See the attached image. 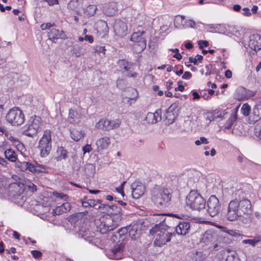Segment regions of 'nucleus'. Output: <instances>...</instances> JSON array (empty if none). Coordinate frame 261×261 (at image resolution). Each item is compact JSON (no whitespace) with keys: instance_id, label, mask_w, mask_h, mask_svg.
<instances>
[{"instance_id":"f257e3e1","label":"nucleus","mask_w":261,"mask_h":261,"mask_svg":"<svg viewBox=\"0 0 261 261\" xmlns=\"http://www.w3.org/2000/svg\"><path fill=\"white\" fill-rule=\"evenodd\" d=\"M252 205L247 198L231 200L228 204L227 218L228 220L233 221L238 219L239 216L244 214H251Z\"/></svg>"},{"instance_id":"f03ea898","label":"nucleus","mask_w":261,"mask_h":261,"mask_svg":"<svg viewBox=\"0 0 261 261\" xmlns=\"http://www.w3.org/2000/svg\"><path fill=\"white\" fill-rule=\"evenodd\" d=\"M171 191L163 189L154 191L151 197L152 201L160 208L166 207L170 204L171 199Z\"/></svg>"},{"instance_id":"7ed1b4c3","label":"nucleus","mask_w":261,"mask_h":261,"mask_svg":"<svg viewBox=\"0 0 261 261\" xmlns=\"http://www.w3.org/2000/svg\"><path fill=\"white\" fill-rule=\"evenodd\" d=\"M205 200L195 191H191L186 198V204L193 210L200 211L205 208Z\"/></svg>"},{"instance_id":"20e7f679","label":"nucleus","mask_w":261,"mask_h":261,"mask_svg":"<svg viewBox=\"0 0 261 261\" xmlns=\"http://www.w3.org/2000/svg\"><path fill=\"white\" fill-rule=\"evenodd\" d=\"M49 129H46L43 132V136L39 142L38 148L40 150V155L46 157L51 149V135Z\"/></svg>"},{"instance_id":"39448f33","label":"nucleus","mask_w":261,"mask_h":261,"mask_svg":"<svg viewBox=\"0 0 261 261\" xmlns=\"http://www.w3.org/2000/svg\"><path fill=\"white\" fill-rule=\"evenodd\" d=\"M94 224L96 227V231L102 234L113 230L117 227V225L114 223L113 219L110 217H101L95 220Z\"/></svg>"},{"instance_id":"423d86ee","label":"nucleus","mask_w":261,"mask_h":261,"mask_svg":"<svg viewBox=\"0 0 261 261\" xmlns=\"http://www.w3.org/2000/svg\"><path fill=\"white\" fill-rule=\"evenodd\" d=\"M42 119L40 117L35 116L31 123L28 125L27 129L22 132V134L33 137L36 135L41 129Z\"/></svg>"},{"instance_id":"0eeeda50","label":"nucleus","mask_w":261,"mask_h":261,"mask_svg":"<svg viewBox=\"0 0 261 261\" xmlns=\"http://www.w3.org/2000/svg\"><path fill=\"white\" fill-rule=\"evenodd\" d=\"M221 209L219 199L215 196L212 195L207 202V212L212 217L217 216Z\"/></svg>"},{"instance_id":"6e6552de","label":"nucleus","mask_w":261,"mask_h":261,"mask_svg":"<svg viewBox=\"0 0 261 261\" xmlns=\"http://www.w3.org/2000/svg\"><path fill=\"white\" fill-rule=\"evenodd\" d=\"M27 190L34 192L37 191L36 186L29 180L17 181V196L22 195L23 198L25 195Z\"/></svg>"},{"instance_id":"1a4fd4ad","label":"nucleus","mask_w":261,"mask_h":261,"mask_svg":"<svg viewBox=\"0 0 261 261\" xmlns=\"http://www.w3.org/2000/svg\"><path fill=\"white\" fill-rule=\"evenodd\" d=\"M173 236H175V234L174 232L170 233L167 231H159L157 233L156 237L154 241V244L159 246H161L170 241L171 238Z\"/></svg>"},{"instance_id":"9d476101","label":"nucleus","mask_w":261,"mask_h":261,"mask_svg":"<svg viewBox=\"0 0 261 261\" xmlns=\"http://www.w3.org/2000/svg\"><path fill=\"white\" fill-rule=\"evenodd\" d=\"M113 28L115 34L120 37H123L127 33V26L126 23L120 19L115 20Z\"/></svg>"},{"instance_id":"9b49d317","label":"nucleus","mask_w":261,"mask_h":261,"mask_svg":"<svg viewBox=\"0 0 261 261\" xmlns=\"http://www.w3.org/2000/svg\"><path fill=\"white\" fill-rule=\"evenodd\" d=\"M218 235L211 229L206 230L201 236V242L205 245L214 244L217 241Z\"/></svg>"},{"instance_id":"f8f14e48","label":"nucleus","mask_w":261,"mask_h":261,"mask_svg":"<svg viewBox=\"0 0 261 261\" xmlns=\"http://www.w3.org/2000/svg\"><path fill=\"white\" fill-rule=\"evenodd\" d=\"M132 195L134 199H138L145 191V187L142 183L135 182L131 185Z\"/></svg>"},{"instance_id":"ddd939ff","label":"nucleus","mask_w":261,"mask_h":261,"mask_svg":"<svg viewBox=\"0 0 261 261\" xmlns=\"http://www.w3.org/2000/svg\"><path fill=\"white\" fill-rule=\"evenodd\" d=\"M249 47L255 51L261 49V36L259 34H253L250 36L248 43Z\"/></svg>"},{"instance_id":"4468645a","label":"nucleus","mask_w":261,"mask_h":261,"mask_svg":"<svg viewBox=\"0 0 261 261\" xmlns=\"http://www.w3.org/2000/svg\"><path fill=\"white\" fill-rule=\"evenodd\" d=\"M190 229V223L187 221L179 222L175 227V231L177 234L185 236L189 233Z\"/></svg>"},{"instance_id":"2eb2a0df","label":"nucleus","mask_w":261,"mask_h":261,"mask_svg":"<svg viewBox=\"0 0 261 261\" xmlns=\"http://www.w3.org/2000/svg\"><path fill=\"white\" fill-rule=\"evenodd\" d=\"M117 11L116 3L111 2L107 4L103 8V12L105 14L109 16H114Z\"/></svg>"},{"instance_id":"dca6fc26","label":"nucleus","mask_w":261,"mask_h":261,"mask_svg":"<svg viewBox=\"0 0 261 261\" xmlns=\"http://www.w3.org/2000/svg\"><path fill=\"white\" fill-rule=\"evenodd\" d=\"M30 172L34 174L47 173H48V168L47 166L39 164L36 162L35 164H32Z\"/></svg>"},{"instance_id":"f3484780","label":"nucleus","mask_w":261,"mask_h":261,"mask_svg":"<svg viewBox=\"0 0 261 261\" xmlns=\"http://www.w3.org/2000/svg\"><path fill=\"white\" fill-rule=\"evenodd\" d=\"M111 143L109 137H105L99 139L96 141V145L98 150L107 149Z\"/></svg>"},{"instance_id":"a211bd4d","label":"nucleus","mask_w":261,"mask_h":261,"mask_svg":"<svg viewBox=\"0 0 261 261\" xmlns=\"http://www.w3.org/2000/svg\"><path fill=\"white\" fill-rule=\"evenodd\" d=\"M252 117L254 122H256L261 119V100L253 108Z\"/></svg>"},{"instance_id":"6ab92c4d","label":"nucleus","mask_w":261,"mask_h":261,"mask_svg":"<svg viewBox=\"0 0 261 261\" xmlns=\"http://www.w3.org/2000/svg\"><path fill=\"white\" fill-rule=\"evenodd\" d=\"M16 183L13 182L11 183L8 187L7 190V197L15 202V195L16 194Z\"/></svg>"},{"instance_id":"aec40b11","label":"nucleus","mask_w":261,"mask_h":261,"mask_svg":"<svg viewBox=\"0 0 261 261\" xmlns=\"http://www.w3.org/2000/svg\"><path fill=\"white\" fill-rule=\"evenodd\" d=\"M80 116L76 111L70 109L68 120L70 123L75 124L80 121Z\"/></svg>"},{"instance_id":"412c9836","label":"nucleus","mask_w":261,"mask_h":261,"mask_svg":"<svg viewBox=\"0 0 261 261\" xmlns=\"http://www.w3.org/2000/svg\"><path fill=\"white\" fill-rule=\"evenodd\" d=\"M128 227H123L119 229L117 231L114 232L113 234L111 239L114 242H116L117 241L118 236H121L122 239H125L126 237V234L128 232Z\"/></svg>"},{"instance_id":"4be33fe9","label":"nucleus","mask_w":261,"mask_h":261,"mask_svg":"<svg viewBox=\"0 0 261 261\" xmlns=\"http://www.w3.org/2000/svg\"><path fill=\"white\" fill-rule=\"evenodd\" d=\"M62 33L61 32L55 28L51 29L47 33L48 39L54 42H56L57 40L61 37Z\"/></svg>"},{"instance_id":"5701e85b","label":"nucleus","mask_w":261,"mask_h":261,"mask_svg":"<svg viewBox=\"0 0 261 261\" xmlns=\"http://www.w3.org/2000/svg\"><path fill=\"white\" fill-rule=\"evenodd\" d=\"M146 40H142L134 42L133 47L135 51L137 53L142 52L146 48Z\"/></svg>"},{"instance_id":"b1692460","label":"nucleus","mask_w":261,"mask_h":261,"mask_svg":"<svg viewBox=\"0 0 261 261\" xmlns=\"http://www.w3.org/2000/svg\"><path fill=\"white\" fill-rule=\"evenodd\" d=\"M123 249V245L120 243L119 245H117L114 246V247L112 249V252L113 253L114 257L116 259L121 258V256L122 255V253Z\"/></svg>"},{"instance_id":"393cba45","label":"nucleus","mask_w":261,"mask_h":261,"mask_svg":"<svg viewBox=\"0 0 261 261\" xmlns=\"http://www.w3.org/2000/svg\"><path fill=\"white\" fill-rule=\"evenodd\" d=\"M58 156L56 157L57 161L65 160L67 158V151L62 146L58 147L57 150Z\"/></svg>"},{"instance_id":"a878e982","label":"nucleus","mask_w":261,"mask_h":261,"mask_svg":"<svg viewBox=\"0 0 261 261\" xmlns=\"http://www.w3.org/2000/svg\"><path fill=\"white\" fill-rule=\"evenodd\" d=\"M16 117V110L13 108L9 111L7 116L6 119L7 121L12 125H14L16 123L15 118Z\"/></svg>"},{"instance_id":"bb28decb","label":"nucleus","mask_w":261,"mask_h":261,"mask_svg":"<svg viewBox=\"0 0 261 261\" xmlns=\"http://www.w3.org/2000/svg\"><path fill=\"white\" fill-rule=\"evenodd\" d=\"M31 165L32 163L28 162L20 161L17 158V168L22 171L28 170L30 172Z\"/></svg>"},{"instance_id":"cd10ccee","label":"nucleus","mask_w":261,"mask_h":261,"mask_svg":"<svg viewBox=\"0 0 261 261\" xmlns=\"http://www.w3.org/2000/svg\"><path fill=\"white\" fill-rule=\"evenodd\" d=\"M82 2L83 0H71L68 4V8L73 11H76L82 6Z\"/></svg>"},{"instance_id":"c85d7f7f","label":"nucleus","mask_w":261,"mask_h":261,"mask_svg":"<svg viewBox=\"0 0 261 261\" xmlns=\"http://www.w3.org/2000/svg\"><path fill=\"white\" fill-rule=\"evenodd\" d=\"M84 170L86 176H91L95 172V167L93 164L87 163L85 165Z\"/></svg>"},{"instance_id":"c756f323","label":"nucleus","mask_w":261,"mask_h":261,"mask_svg":"<svg viewBox=\"0 0 261 261\" xmlns=\"http://www.w3.org/2000/svg\"><path fill=\"white\" fill-rule=\"evenodd\" d=\"M87 213V211H85L83 213L74 214L69 217V221L72 224H75L76 222H77L79 220H81L83 216L86 215Z\"/></svg>"},{"instance_id":"7c9ffc66","label":"nucleus","mask_w":261,"mask_h":261,"mask_svg":"<svg viewBox=\"0 0 261 261\" xmlns=\"http://www.w3.org/2000/svg\"><path fill=\"white\" fill-rule=\"evenodd\" d=\"M261 242V236L257 235L252 239L244 240L242 243L245 244H249L254 247L258 243Z\"/></svg>"},{"instance_id":"2f4dec72","label":"nucleus","mask_w":261,"mask_h":261,"mask_svg":"<svg viewBox=\"0 0 261 261\" xmlns=\"http://www.w3.org/2000/svg\"><path fill=\"white\" fill-rule=\"evenodd\" d=\"M128 233L132 239H136V235L139 233L140 230L138 229V225L134 224L128 227Z\"/></svg>"},{"instance_id":"473e14b6","label":"nucleus","mask_w":261,"mask_h":261,"mask_svg":"<svg viewBox=\"0 0 261 261\" xmlns=\"http://www.w3.org/2000/svg\"><path fill=\"white\" fill-rule=\"evenodd\" d=\"M96 29L98 32L106 33L108 31V27L107 22L103 20H100L96 23Z\"/></svg>"},{"instance_id":"72a5a7b5","label":"nucleus","mask_w":261,"mask_h":261,"mask_svg":"<svg viewBox=\"0 0 261 261\" xmlns=\"http://www.w3.org/2000/svg\"><path fill=\"white\" fill-rule=\"evenodd\" d=\"M145 33V32L144 31H138L134 32L131 36L130 40L135 42L142 40H145V38L142 37Z\"/></svg>"},{"instance_id":"f704fd0d","label":"nucleus","mask_w":261,"mask_h":261,"mask_svg":"<svg viewBox=\"0 0 261 261\" xmlns=\"http://www.w3.org/2000/svg\"><path fill=\"white\" fill-rule=\"evenodd\" d=\"M97 9V8L96 5H89L84 10V14L88 17L92 16L95 14Z\"/></svg>"},{"instance_id":"c9c22d12","label":"nucleus","mask_w":261,"mask_h":261,"mask_svg":"<svg viewBox=\"0 0 261 261\" xmlns=\"http://www.w3.org/2000/svg\"><path fill=\"white\" fill-rule=\"evenodd\" d=\"M108 124V119H101L96 123L95 126L98 129L109 130Z\"/></svg>"},{"instance_id":"e433bc0d","label":"nucleus","mask_w":261,"mask_h":261,"mask_svg":"<svg viewBox=\"0 0 261 261\" xmlns=\"http://www.w3.org/2000/svg\"><path fill=\"white\" fill-rule=\"evenodd\" d=\"M71 138L75 141H79L84 137V133L82 130L73 129L70 131Z\"/></svg>"},{"instance_id":"4c0bfd02","label":"nucleus","mask_w":261,"mask_h":261,"mask_svg":"<svg viewBox=\"0 0 261 261\" xmlns=\"http://www.w3.org/2000/svg\"><path fill=\"white\" fill-rule=\"evenodd\" d=\"M6 158L10 161L15 162L16 161V154L14 150L8 149L5 151Z\"/></svg>"},{"instance_id":"58836bf2","label":"nucleus","mask_w":261,"mask_h":261,"mask_svg":"<svg viewBox=\"0 0 261 261\" xmlns=\"http://www.w3.org/2000/svg\"><path fill=\"white\" fill-rule=\"evenodd\" d=\"M165 124L170 125L174 122L175 119L174 114L172 111H167L165 114Z\"/></svg>"},{"instance_id":"ea45409f","label":"nucleus","mask_w":261,"mask_h":261,"mask_svg":"<svg viewBox=\"0 0 261 261\" xmlns=\"http://www.w3.org/2000/svg\"><path fill=\"white\" fill-rule=\"evenodd\" d=\"M237 112H234V113L231 115L229 119L226 121L224 125L225 128L227 129H229L230 128H231L233 122H235L237 120Z\"/></svg>"},{"instance_id":"a19ab883","label":"nucleus","mask_w":261,"mask_h":261,"mask_svg":"<svg viewBox=\"0 0 261 261\" xmlns=\"http://www.w3.org/2000/svg\"><path fill=\"white\" fill-rule=\"evenodd\" d=\"M186 17L183 15H177L175 17L174 23L176 28L182 29L184 28V23H183V21H184Z\"/></svg>"},{"instance_id":"79ce46f5","label":"nucleus","mask_w":261,"mask_h":261,"mask_svg":"<svg viewBox=\"0 0 261 261\" xmlns=\"http://www.w3.org/2000/svg\"><path fill=\"white\" fill-rule=\"evenodd\" d=\"M72 167L73 170L76 171H79L81 168L82 164L81 160L76 156H73L72 157Z\"/></svg>"},{"instance_id":"37998d69","label":"nucleus","mask_w":261,"mask_h":261,"mask_svg":"<svg viewBox=\"0 0 261 261\" xmlns=\"http://www.w3.org/2000/svg\"><path fill=\"white\" fill-rule=\"evenodd\" d=\"M226 251L229 253L226 256L225 261H239L237 254L234 251H230L229 249H226Z\"/></svg>"},{"instance_id":"c03bdc74","label":"nucleus","mask_w":261,"mask_h":261,"mask_svg":"<svg viewBox=\"0 0 261 261\" xmlns=\"http://www.w3.org/2000/svg\"><path fill=\"white\" fill-rule=\"evenodd\" d=\"M71 53L76 57H80L84 54V51L83 50L82 48L77 45L73 46Z\"/></svg>"},{"instance_id":"a18cd8bd","label":"nucleus","mask_w":261,"mask_h":261,"mask_svg":"<svg viewBox=\"0 0 261 261\" xmlns=\"http://www.w3.org/2000/svg\"><path fill=\"white\" fill-rule=\"evenodd\" d=\"M108 123L109 130L115 129L119 127L121 123V120L119 119H116L113 120H108Z\"/></svg>"},{"instance_id":"49530a36","label":"nucleus","mask_w":261,"mask_h":261,"mask_svg":"<svg viewBox=\"0 0 261 261\" xmlns=\"http://www.w3.org/2000/svg\"><path fill=\"white\" fill-rule=\"evenodd\" d=\"M118 63L121 68L125 70V71H128L132 66L131 63H128L125 60H120L118 61Z\"/></svg>"},{"instance_id":"de8ad7c7","label":"nucleus","mask_w":261,"mask_h":261,"mask_svg":"<svg viewBox=\"0 0 261 261\" xmlns=\"http://www.w3.org/2000/svg\"><path fill=\"white\" fill-rule=\"evenodd\" d=\"M239 219L244 224H249L251 222L252 220V218L251 216V214H244V215H241L239 216L238 219Z\"/></svg>"},{"instance_id":"09e8293b","label":"nucleus","mask_w":261,"mask_h":261,"mask_svg":"<svg viewBox=\"0 0 261 261\" xmlns=\"http://www.w3.org/2000/svg\"><path fill=\"white\" fill-rule=\"evenodd\" d=\"M225 114V113L224 112L222 113L219 111L217 112H214L211 114L210 117H207V119H208L210 121H214L217 118H221L222 119L223 118Z\"/></svg>"},{"instance_id":"8fccbe9b","label":"nucleus","mask_w":261,"mask_h":261,"mask_svg":"<svg viewBox=\"0 0 261 261\" xmlns=\"http://www.w3.org/2000/svg\"><path fill=\"white\" fill-rule=\"evenodd\" d=\"M26 151V149L24 147L23 144L17 140V152H19L21 156H24L26 155L25 152ZM18 156V154L17 153V157Z\"/></svg>"},{"instance_id":"3c124183","label":"nucleus","mask_w":261,"mask_h":261,"mask_svg":"<svg viewBox=\"0 0 261 261\" xmlns=\"http://www.w3.org/2000/svg\"><path fill=\"white\" fill-rule=\"evenodd\" d=\"M111 205L102 203L101 205H98L97 207H95L96 209L100 210L102 213H109L110 212Z\"/></svg>"},{"instance_id":"603ef678","label":"nucleus","mask_w":261,"mask_h":261,"mask_svg":"<svg viewBox=\"0 0 261 261\" xmlns=\"http://www.w3.org/2000/svg\"><path fill=\"white\" fill-rule=\"evenodd\" d=\"M121 208L116 205H111L110 212H109L112 215H117L121 213Z\"/></svg>"},{"instance_id":"864d4df0","label":"nucleus","mask_w":261,"mask_h":261,"mask_svg":"<svg viewBox=\"0 0 261 261\" xmlns=\"http://www.w3.org/2000/svg\"><path fill=\"white\" fill-rule=\"evenodd\" d=\"M17 111H19V116L17 118V125H19L23 123L25 120V116L22 111L18 107H17Z\"/></svg>"},{"instance_id":"5fc2aeb1","label":"nucleus","mask_w":261,"mask_h":261,"mask_svg":"<svg viewBox=\"0 0 261 261\" xmlns=\"http://www.w3.org/2000/svg\"><path fill=\"white\" fill-rule=\"evenodd\" d=\"M250 106L248 103H245L241 108V112L244 116H247L250 114Z\"/></svg>"},{"instance_id":"6e6d98bb","label":"nucleus","mask_w":261,"mask_h":261,"mask_svg":"<svg viewBox=\"0 0 261 261\" xmlns=\"http://www.w3.org/2000/svg\"><path fill=\"white\" fill-rule=\"evenodd\" d=\"M203 257L201 253L196 252L193 254L191 261H203Z\"/></svg>"},{"instance_id":"4d7b16f0","label":"nucleus","mask_w":261,"mask_h":261,"mask_svg":"<svg viewBox=\"0 0 261 261\" xmlns=\"http://www.w3.org/2000/svg\"><path fill=\"white\" fill-rule=\"evenodd\" d=\"M64 213L65 212H64V210H63V209L62 208L61 205L56 206L52 212L54 215H59Z\"/></svg>"},{"instance_id":"13d9d810","label":"nucleus","mask_w":261,"mask_h":261,"mask_svg":"<svg viewBox=\"0 0 261 261\" xmlns=\"http://www.w3.org/2000/svg\"><path fill=\"white\" fill-rule=\"evenodd\" d=\"M196 25L195 22L193 20H188L187 19V22L186 23H184V28H195Z\"/></svg>"},{"instance_id":"bf43d9fd","label":"nucleus","mask_w":261,"mask_h":261,"mask_svg":"<svg viewBox=\"0 0 261 261\" xmlns=\"http://www.w3.org/2000/svg\"><path fill=\"white\" fill-rule=\"evenodd\" d=\"M33 257L36 259H39L42 256V253L38 250H32L31 252Z\"/></svg>"},{"instance_id":"052dcab7","label":"nucleus","mask_w":261,"mask_h":261,"mask_svg":"<svg viewBox=\"0 0 261 261\" xmlns=\"http://www.w3.org/2000/svg\"><path fill=\"white\" fill-rule=\"evenodd\" d=\"M198 44L199 48L202 49L204 47H207L209 45V42L206 40H200L198 41Z\"/></svg>"},{"instance_id":"680f3d73","label":"nucleus","mask_w":261,"mask_h":261,"mask_svg":"<svg viewBox=\"0 0 261 261\" xmlns=\"http://www.w3.org/2000/svg\"><path fill=\"white\" fill-rule=\"evenodd\" d=\"M195 143L196 145H200L201 144H208V141L204 137H201L200 138L199 140H196L195 142Z\"/></svg>"},{"instance_id":"e2e57ef3","label":"nucleus","mask_w":261,"mask_h":261,"mask_svg":"<svg viewBox=\"0 0 261 261\" xmlns=\"http://www.w3.org/2000/svg\"><path fill=\"white\" fill-rule=\"evenodd\" d=\"M61 205L65 213L69 211L71 209V205L69 202H64Z\"/></svg>"},{"instance_id":"0e129e2a","label":"nucleus","mask_w":261,"mask_h":261,"mask_svg":"<svg viewBox=\"0 0 261 261\" xmlns=\"http://www.w3.org/2000/svg\"><path fill=\"white\" fill-rule=\"evenodd\" d=\"M53 193H54V195L55 196H56V197L61 198V199L66 200L68 198V196L67 195L64 194L62 193H59L55 192H54Z\"/></svg>"},{"instance_id":"69168bd1","label":"nucleus","mask_w":261,"mask_h":261,"mask_svg":"<svg viewBox=\"0 0 261 261\" xmlns=\"http://www.w3.org/2000/svg\"><path fill=\"white\" fill-rule=\"evenodd\" d=\"M106 49L105 46H96L94 48V52L97 53H105Z\"/></svg>"},{"instance_id":"338daca9","label":"nucleus","mask_w":261,"mask_h":261,"mask_svg":"<svg viewBox=\"0 0 261 261\" xmlns=\"http://www.w3.org/2000/svg\"><path fill=\"white\" fill-rule=\"evenodd\" d=\"M192 74L189 71H186L182 76V79L184 80H189L192 77Z\"/></svg>"},{"instance_id":"774afa93","label":"nucleus","mask_w":261,"mask_h":261,"mask_svg":"<svg viewBox=\"0 0 261 261\" xmlns=\"http://www.w3.org/2000/svg\"><path fill=\"white\" fill-rule=\"evenodd\" d=\"M255 135L259 139L261 140V124L255 128Z\"/></svg>"}]
</instances>
